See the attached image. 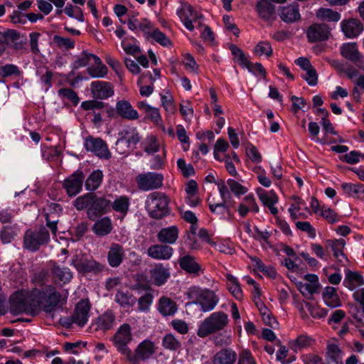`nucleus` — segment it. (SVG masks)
I'll return each mask as SVG.
<instances>
[{
	"mask_svg": "<svg viewBox=\"0 0 364 364\" xmlns=\"http://www.w3.org/2000/svg\"><path fill=\"white\" fill-rule=\"evenodd\" d=\"M111 209V201L105 197H98L94 193L92 206L87 210L89 219L95 220L96 218L108 213Z\"/></svg>",
	"mask_w": 364,
	"mask_h": 364,
	"instance_id": "nucleus-12",
	"label": "nucleus"
},
{
	"mask_svg": "<svg viewBox=\"0 0 364 364\" xmlns=\"http://www.w3.org/2000/svg\"><path fill=\"white\" fill-rule=\"evenodd\" d=\"M228 323L229 318L227 314L221 311L213 312L199 325L197 335L200 338H205L224 330Z\"/></svg>",
	"mask_w": 364,
	"mask_h": 364,
	"instance_id": "nucleus-3",
	"label": "nucleus"
},
{
	"mask_svg": "<svg viewBox=\"0 0 364 364\" xmlns=\"http://www.w3.org/2000/svg\"><path fill=\"white\" fill-rule=\"evenodd\" d=\"M158 309L165 316H173L177 311V305L171 299L163 296L159 299Z\"/></svg>",
	"mask_w": 364,
	"mask_h": 364,
	"instance_id": "nucleus-32",
	"label": "nucleus"
},
{
	"mask_svg": "<svg viewBox=\"0 0 364 364\" xmlns=\"http://www.w3.org/2000/svg\"><path fill=\"white\" fill-rule=\"evenodd\" d=\"M90 303L88 299H81L75 306L73 318L75 320V324L80 326H84L89 317V312L90 311Z\"/></svg>",
	"mask_w": 364,
	"mask_h": 364,
	"instance_id": "nucleus-17",
	"label": "nucleus"
},
{
	"mask_svg": "<svg viewBox=\"0 0 364 364\" xmlns=\"http://www.w3.org/2000/svg\"><path fill=\"white\" fill-rule=\"evenodd\" d=\"M170 199L164 193L153 192L146 200V207L149 215L155 219H160L169 213L168 204Z\"/></svg>",
	"mask_w": 364,
	"mask_h": 364,
	"instance_id": "nucleus-4",
	"label": "nucleus"
},
{
	"mask_svg": "<svg viewBox=\"0 0 364 364\" xmlns=\"http://www.w3.org/2000/svg\"><path fill=\"white\" fill-rule=\"evenodd\" d=\"M227 184L231 192L236 196L244 195L248 191V188L247 187L241 185L240 183L233 179H228L227 181Z\"/></svg>",
	"mask_w": 364,
	"mask_h": 364,
	"instance_id": "nucleus-54",
	"label": "nucleus"
},
{
	"mask_svg": "<svg viewBox=\"0 0 364 364\" xmlns=\"http://www.w3.org/2000/svg\"><path fill=\"white\" fill-rule=\"evenodd\" d=\"M163 181L162 174L154 172L141 173L136 178L138 188L144 191L159 188L163 185Z\"/></svg>",
	"mask_w": 364,
	"mask_h": 364,
	"instance_id": "nucleus-9",
	"label": "nucleus"
},
{
	"mask_svg": "<svg viewBox=\"0 0 364 364\" xmlns=\"http://www.w3.org/2000/svg\"><path fill=\"white\" fill-rule=\"evenodd\" d=\"M256 192L263 205L268 208L270 213L274 216H276L278 214V209L275 207V205L279 201V198L276 193L273 191L267 192L261 188H258Z\"/></svg>",
	"mask_w": 364,
	"mask_h": 364,
	"instance_id": "nucleus-15",
	"label": "nucleus"
},
{
	"mask_svg": "<svg viewBox=\"0 0 364 364\" xmlns=\"http://www.w3.org/2000/svg\"><path fill=\"white\" fill-rule=\"evenodd\" d=\"M91 58H93L94 62H95V64H100L101 63V60H100V58L99 57H97V55H95L94 54L88 53L86 51H83L81 53L80 57H79L77 58V60H76L75 61V63H74V68L77 69L79 68L86 66L89 63L90 60Z\"/></svg>",
	"mask_w": 364,
	"mask_h": 364,
	"instance_id": "nucleus-48",
	"label": "nucleus"
},
{
	"mask_svg": "<svg viewBox=\"0 0 364 364\" xmlns=\"http://www.w3.org/2000/svg\"><path fill=\"white\" fill-rule=\"evenodd\" d=\"M178 263L182 270L194 277H198L204 272L196 257L191 255H181Z\"/></svg>",
	"mask_w": 364,
	"mask_h": 364,
	"instance_id": "nucleus-11",
	"label": "nucleus"
},
{
	"mask_svg": "<svg viewBox=\"0 0 364 364\" xmlns=\"http://www.w3.org/2000/svg\"><path fill=\"white\" fill-rule=\"evenodd\" d=\"M60 96L70 100L74 105H77L80 101V99L77 93L70 88H62L58 90Z\"/></svg>",
	"mask_w": 364,
	"mask_h": 364,
	"instance_id": "nucleus-57",
	"label": "nucleus"
},
{
	"mask_svg": "<svg viewBox=\"0 0 364 364\" xmlns=\"http://www.w3.org/2000/svg\"><path fill=\"white\" fill-rule=\"evenodd\" d=\"M97 67H89L87 69V73L92 77H105L107 73V67L103 65L102 63L100 64H97Z\"/></svg>",
	"mask_w": 364,
	"mask_h": 364,
	"instance_id": "nucleus-55",
	"label": "nucleus"
},
{
	"mask_svg": "<svg viewBox=\"0 0 364 364\" xmlns=\"http://www.w3.org/2000/svg\"><path fill=\"white\" fill-rule=\"evenodd\" d=\"M20 75L21 71L18 68L12 64H8L4 66L0 67V75L6 77L11 75Z\"/></svg>",
	"mask_w": 364,
	"mask_h": 364,
	"instance_id": "nucleus-63",
	"label": "nucleus"
},
{
	"mask_svg": "<svg viewBox=\"0 0 364 364\" xmlns=\"http://www.w3.org/2000/svg\"><path fill=\"white\" fill-rule=\"evenodd\" d=\"M316 16L321 20L331 22H338L341 17L338 12L327 8H320L318 9Z\"/></svg>",
	"mask_w": 364,
	"mask_h": 364,
	"instance_id": "nucleus-43",
	"label": "nucleus"
},
{
	"mask_svg": "<svg viewBox=\"0 0 364 364\" xmlns=\"http://www.w3.org/2000/svg\"><path fill=\"white\" fill-rule=\"evenodd\" d=\"M52 272L55 279L63 284L70 282L73 278V273L68 267H61L59 264H55L53 267Z\"/></svg>",
	"mask_w": 364,
	"mask_h": 364,
	"instance_id": "nucleus-39",
	"label": "nucleus"
},
{
	"mask_svg": "<svg viewBox=\"0 0 364 364\" xmlns=\"http://www.w3.org/2000/svg\"><path fill=\"white\" fill-rule=\"evenodd\" d=\"M188 298L192 303L200 306L203 312H208L215 309L219 301V296L212 290L191 287L187 292Z\"/></svg>",
	"mask_w": 364,
	"mask_h": 364,
	"instance_id": "nucleus-2",
	"label": "nucleus"
},
{
	"mask_svg": "<svg viewBox=\"0 0 364 364\" xmlns=\"http://www.w3.org/2000/svg\"><path fill=\"white\" fill-rule=\"evenodd\" d=\"M132 340V328L128 323L120 326L112 339L117 350L125 356L130 355V348L127 345Z\"/></svg>",
	"mask_w": 364,
	"mask_h": 364,
	"instance_id": "nucleus-5",
	"label": "nucleus"
},
{
	"mask_svg": "<svg viewBox=\"0 0 364 364\" xmlns=\"http://www.w3.org/2000/svg\"><path fill=\"white\" fill-rule=\"evenodd\" d=\"M53 42L59 48L70 50L75 46V41L70 38L62 37L58 35L53 36Z\"/></svg>",
	"mask_w": 364,
	"mask_h": 364,
	"instance_id": "nucleus-53",
	"label": "nucleus"
},
{
	"mask_svg": "<svg viewBox=\"0 0 364 364\" xmlns=\"http://www.w3.org/2000/svg\"><path fill=\"white\" fill-rule=\"evenodd\" d=\"M341 188L348 196L364 198V185L361 183H343Z\"/></svg>",
	"mask_w": 364,
	"mask_h": 364,
	"instance_id": "nucleus-35",
	"label": "nucleus"
},
{
	"mask_svg": "<svg viewBox=\"0 0 364 364\" xmlns=\"http://www.w3.org/2000/svg\"><path fill=\"white\" fill-rule=\"evenodd\" d=\"M341 53L343 57L353 62L360 59V53L355 43H344L341 48Z\"/></svg>",
	"mask_w": 364,
	"mask_h": 364,
	"instance_id": "nucleus-37",
	"label": "nucleus"
},
{
	"mask_svg": "<svg viewBox=\"0 0 364 364\" xmlns=\"http://www.w3.org/2000/svg\"><path fill=\"white\" fill-rule=\"evenodd\" d=\"M157 237L161 243L173 244L178 237V229L175 225L162 228L159 232Z\"/></svg>",
	"mask_w": 364,
	"mask_h": 364,
	"instance_id": "nucleus-26",
	"label": "nucleus"
},
{
	"mask_svg": "<svg viewBox=\"0 0 364 364\" xmlns=\"http://www.w3.org/2000/svg\"><path fill=\"white\" fill-rule=\"evenodd\" d=\"M9 311L13 315H18L23 312V291H15L9 299Z\"/></svg>",
	"mask_w": 364,
	"mask_h": 364,
	"instance_id": "nucleus-33",
	"label": "nucleus"
},
{
	"mask_svg": "<svg viewBox=\"0 0 364 364\" xmlns=\"http://www.w3.org/2000/svg\"><path fill=\"white\" fill-rule=\"evenodd\" d=\"M327 244L329 247H331L334 257L341 255L343 259H346V255L343 253V248L346 245V242L343 239L328 240L327 241Z\"/></svg>",
	"mask_w": 364,
	"mask_h": 364,
	"instance_id": "nucleus-50",
	"label": "nucleus"
},
{
	"mask_svg": "<svg viewBox=\"0 0 364 364\" xmlns=\"http://www.w3.org/2000/svg\"><path fill=\"white\" fill-rule=\"evenodd\" d=\"M115 316L112 311L107 310L104 314L98 316L95 322L96 330L107 331L111 329L114 323Z\"/></svg>",
	"mask_w": 364,
	"mask_h": 364,
	"instance_id": "nucleus-23",
	"label": "nucleus"
},
{
	"mask_svg": "<svg viewBox=\"0 0 364 364\" xmlns=\"http://www.w3.org/2000/svg\"><path fill=\"white\" fill-rule=\"evenodd\" d=\"M341 350L338 345L328 344L326 348L327 357L333 362L338 363L341 360Z\"/></svg>",
	"mask_w": 364,
	"mask_h": 364,
	"instance_id": "nucleus-52",
	"label": "nucleus"
},
{
	"mask_svg": "<svg viewBox=\"0 0 364 364\" xmlns=\"http://www.w3.org/2000/svg\"><path fill=\"white\" fill-rule=\"evenodd\" d=\"M237 354L230 348H224L218 352L213 357V364H234Z\"/></svg>",
	"mask_w": 364,
	"mask_h": 364,
	"instance_id": "nucleus-25",
	"label": "nucleus"
},
{
	"mask_svg": "<svg viewBox=\"0 0 364 364\" xmlns=\"http://www.w3.org/2000/svg\"><path fill=\"white\" fill-rule=\"evenodd\" d=\"M162 346L170 350H177L181 348V343L171 333L166 335L162 340Z\"/></svg>",
	"mask_w": 364,
	"mask_h": 364,
	"instance_id": "nucleus-51",
	"label": "nucleus"
},
{
	"mask_svg": "<svg viewBox=\"0 0 364 364\" xmlns=\"http://www.w3.org/2000/svg\"><path fill=\"white\" fill-rule=\"evenodd\" d=\"M229 48L234 56V61L240 65L247 68L248 70H253L251 68L252 63L250 62L244 52L237 46L231 44Z\"/></svg>",
	"mask_w": 364,
	"mask_h": 364,
	"instance_id": "nucleus-38",
	"label": "nucleus"
},
{
	"mask_svg": "<svg viewBox=\"0 0 364 364\" xmlns=\"http://www.w3.org/2000/svg\"><path fill=\"white\" fill-rule=\"evenodd\" d=\"M226 278L229 291L235 299H241L242 298V291L237 279L230 274H228Z\"/></svg>",
	"mask_w": 364,
	"mask_h": 364,
	"instance_id": "nucleus-42",
	"label": "nucleus"
},
{
	"mask_svg": "<svg viewBox=\"0 0 364 364\" xmlns=\"http://www.w3.org/2000/svg\"><path fill=\"white\" fill-rule=\"evenodd\" d=\"M253 52L258 56L265 55L269 58L273 54L271 44L268 41H260L255 47Z\"/></svg>",
	"mask_w": 364,
	"mask_h": 364,
	"instance_id": "nucleus-49",
	"label": "nucleus"
},
{
	"mask_svg": "<svg viewBox=\"0 0 364 364\" xmlns=\"http://www.w3.org/2000/svg\"><path fill=\"white\" fill-rule=\"evenodd\" d=\"M314 342V339L310 336L307 335H300L294 341L289 343V347L294 352H296L311 346Z\"/></svg>",
	"mask_w": 364,
	"mask_h": 364,
	"instance_id": "nucleus-40",
	"label": "nucleus"
},
{
	"mask_svg": "<svg viewBox=\"0 0 364 364\" xmlns=\"http://www.w3.org/2000/svg\"><path fill=\"white\" fill-rule=\"evenodd\" d=\"M114 301L124 308H130L134 304L136 298L129 292L119 291L115 294Z\"/></svg>",
	"mask_w": 364,
	"mask_h": 364,
	"instance_id": "nucleus-44",
	"label": "nucleus"
},
{
	"mask_svg": "<svg viewBox=\"0 0 364 364\" xmlns=\"http://www.w3.org/2000/svg\"><path fill=\"white\" fill-rule=\"evenodd\" d=\"M296 227L298 230L306 232L308 235L314 238L316 237V230L308 221H298L296 223Z\"/></svg>",
	"mask_w": 364,
	"mask_h": 364,
	"instance_id": "nucleus-62",
	"label": "nucleus"
},
{
	"mask_svg": "<svg viewBox=\"0 0 364 364\" xmlns=\"http://www.w3.org/2000/svg\"><path fill=\"white\" fill-rule=\"evenodd\" d=\"M60 298V294L53 287L41 291L35 289L29 294H24V314L34 316L41 310L53 313L56 310Z\"/></svg>",
	"mask_w": 364,
	"mask_h": 364,
	"instance_id": "nucleus-1",
	"label": "nucleus"
},
{
	"mask_svg": "<svg viewBox=\"0 0 364 364\" xmlns=\"http://www.w3.org/2000/svg\"><path fill=\"white\" fill-rule=\"evenodd\" d=\"M364 284L363 277L357 272L350 269L346 271V277L343 280V285L350 290Z\"/></svg>",
	"mask_w": 364,
	"mask_h": 364,
	"instance_id": "nucleus-28",
	"label": "nucleus"
},
{
	"mask_svg": "<svg viewBox=\"0 0 364 364\" xmlns=\"http://www.w3.org/2000/svg\"><path fill=\"white\" fill-rule=\"evenodd\" d=\"M84 146L86 151L92 152L100 159H109L111 158V153L107 144L101 138L88 136L85 139Z\"/></svg>",
	"mask_w": 364,
	"mask_h": 364,
	"instance_id": "nucleus-8",
	"label": "nucleus"
},
{
	"mask_svg": "<svg viewBox=\"0 0 364 364\" xmlns=\"http://www.w3.org/2000/svg\"><path fill=\"white\" fill-rule=\"evenodd\" d=\"M50 240V235L46 228L42 227L38 231L27 230L24 235V247L35 252L41 245L47 243Z\"/></svg>",
	"mask_w": 364,
	"mask_h": 364,
	"instance_id": "nucleus-6",
	"label": "nucleus"
},
{
	"mask_svg": "<svg viewBox=\"0 0 364 364\" xmlns=\"http://www.w3.org/2000/svg\"><path fill=\"white\" fill-rule=\"evenodd\" d=\"M253 171L257 173V180L262 186L269 188L272 185V181L266 176L264 170L260 166L255 167Z\"/></svg>",
	"mask_w": 364,
	"mask_h": 364,
	"instance_id": "nucleus-58",
	"label": "nucleus"
},
{
	"mask_svg": "<svg viewBox=\"0 0 364 364\" xmlns=\"http://www.w3.org/2000/svg\"><path fill=\"white\" fill-rule=\"evenodd\" d=\"M156 352L155 344L150 340H144L141 342L133 354L130 350V355H126L132 364H140V361L149 359Z\"/></svg>",
	"mask_w": 364,
	"mask_h": 364,
	"instance_id": "nucleus-7",
	"label": "nucleus"
},
{
	"mask_svg": "<svg viewBox=\"0 0 364 364\" xmlns=\"http://www.w3.org/2000/svg\"><path fill=\"white\" fill-rule=\"evenodd\" d=\"M322 297L324 303L331 308H336L341 305L336 289L333 287H326L322 293Z\"/></svg>",
	"mask_w": 364,
	"mask_h": 364,
	"instance_id": "nucleus-30",
	"label": "nucleus"
},
{
	"mask_svg": "<svg viewBox=\"0 0 364 364\" xmlns=\"http://www.w3.org/2000/svg\"><path fill=\"white\" fill-rule=\"evenodd\" d=\"M150 36L153 39H154L157 43H160L164 46L171 45L170 40L159 28H154L152 31L151 33H150Z\"/></svg>",
	"mask_w": 364,
	"mask_h": 364,
	"instance_id": "nucleus-59",
	"label": "nucleus"
},
{
	"mask_svg": "<svg viewBox=\"0 0 364 364\" xmlns=\"http://www.w3.org/2000/svg\"><path fill=\"white\" fill-rule=\"evenodd\" d=\"M177 165L185 178L195 175L196 172L193 166L190 164H186V161H177Z\"/></svg>",
	"mask_w": 364,
	"mask_h": 364,
	"instance_id": "nucleus-61",
	"label": "nucleus"
},
{
	"mask_svg": "<svg viewBox=\"0 0 364 364\" xmlns=\"http://www.w3.org/2000/svg\"><path fill=\"white\" fill-rule=\"evenodd\" d=\"M151 275L154 284L157 286H161L169 278L170 273L162 264H159L151 270Z\"/></svg>",
	"mask_w": 364,
	"mask_h": 364,
	"instance_id": "nucleus-36",
	"label": "nucleus"
},
{
	"mask_svg": "<svg viewBox=\"0 0 364 364\" xmlns=\"http://www.w3.org/2000/svg\"><path fill=\"white\" fill-rule=\"evenodd\" d=\"M177 14L181 20L198 19L200 17L193 7L188 4H183L182 7L177 11Z\"/></svg>",
	"mask_w": 364,
	"mask_h": 364,
	"instance_id": "nucleus-46",
	"label": "nucleus"
},
{
	"mask_svg": "<svg viewBox=\"0 0 364 364\" xmlns=\"http://www.w3.org/2000/svg\"><path fill=\"white\" fill-rule=\"evenodd\" d=\"M124 255V250L121 245L112 243L107 253V261L109 266L118 267L122 264Z\"/></svg>",
	"mask_w": 364,
	"mask_h": 364,
	"instance_id": "nucleus-21",
	"label": "nucleus"
},
{
	"mask_svg": "<svg viewBox=\"0 0 364 364\" xmlns=\"http://www.w3.org/2000/svg\"><path fill=\"white\" fill-rule=\"evenodd\" d=\"M330 35V28L325 23H314L306 30V37L310 43L326 41Z\"/></svg>",
	"mask_w": 364,
	"mask_h": 364,
	"instance_id": "nucleus-13",
	"label": "nucleus"
},
{
	"mask_svg": "<svg viewBox=\"0 0 364 364\" xmlns=\"http://www.w3.org/2000/svg\"><path fill=\"white\" fill-rule=\"evenodd\" d=\"M129 205L130 198L127 196H120L111 202V208L123 217L127 214Z\"/></svg>",
	"mask_w": 364,
	"mask_h": 364,
	"instance_id": "nucleus-34",
	"label": "nucleus"
},
{
	"mask_svg": "<svg viewBox=\"0 0 364 364\" xmlns=\"http://www.w3.org/2000/svg\"><path fill=\"white\" fill-rule=\"evenodd\" d=\"M218 191L222 198V202L219 203H209V209L212 213H219L217 211L218 208H227L228 203L231 202L232 196L228 190V187L224 182L218 185Z\"/></svg>",
	"mask_w": 364,
	"mask_h": 364,
	"instance_id": "nucleus-22",
	"label": "nucleus"
},
{
	"mask_svg": "<svg viewBox=\"0 0 364 364\" xmlns=\"http://www.w3.org/2000/svg\"><path fill=\"white\" fill-rule=\"evenodd\" d=\"M256 9L259 16L266 21L271 19L275 14L274 6L267 0L259 1L256 6Z\"/></svg>",
	"mask_w": 364,
	"mask_h": 364,
	"instance_id": "nucleus-31",
	"label": "nucleus"
},
{
	"mask_svg": "<svg viewBox=\"0 0 364 364\" xmlns=\"http://www.w3.org/2000/svg\"><path fill=\"white\" fill-rule=\"evenodd\" d=\"M91 91L96 99L104 100L114 95L113 86L110 82L95 81L91 83Z\"/></svg>",
	"mask_w": 364,
	"mask_h": 364,
	"instance_id": "nucleus-18",
	"label": "nucleus"
},
{
	"mask_svg": "<svg viewBox=\"0 0 364 364\" xmlns=\"http://www.w3.org/2000/svg\"><path fill=\"white\" fill-rule=\"evenodd\" d=\"M173 253V249L166 245H154L147 250L148 255L154 259H169Z\"/></svg>",
	"mask_w": 364,
	"mask_h": 364,
	"instance_id": "nucleus-19",
	"label": "nucleus"
},
{
	"mask_svg": "<svg viewBox=\"0 0 364 364\" xmlns=\"http://www.w3.org/2000/svg\"><path fill=\"white\" fill-rule=\"evenodd\" d=\"M136 129L135 127H127L119 132L120 137L116 142V149L118 151L124 153V151H121L120 149L127 144V140L131 137L132 134H134Z\"/></svg>",
	"mask_w": 364,
	"mask_h": 364,
	"instance_id": "nucleus-47",
	"label": "nucleus"
},
{
	"mask_svg": "<svg viewBox=\"0 0 364 364\" xmlns=\"http://www.w3.org/2000/svg\"><path fill=\"white\" fill-rule=\"evenodd\" d=\"M84 178L82 172H75L64 180L63 187L68 196H75L81 191Z\"/></svg>",
	"mask_w": 364,
	"mask_h": 364,
	"instance_id": "nucleus-14",
	"label": "nucleus"
},
{
	"mask_svg": "<svg viewBox=\"0 0 364 364\" xmlns=\"http://www.w3.org/2000/svg\"><path fill=\"white\" fill-rule=\"evenodd\" d=\"M71 265L81 273H94L97 274L101 272L103 266L92 259H88L84 255H75L73 256Z\"/></svg>",
	"mask_w": 364,
	"mask_h": 364,
	"instance_id": "nucleus-10",
	"label": "nucleus"
},
{
	"mask_svg": "<svg viewBox=\"0 0 364 364\" xmlns=\"http://www.w3.org/2000/svg\"><path fill=\"white\" fill-rule=\"evenodd\" d=\"M301 200L298 198L297 201L292 203L288 209L291 220H296L301 218H304V214L299 213L301 210Z\"/></svg>",
	"mask_w": 364,
	"mask_h": 364,
	"instance_id": "nucleus-56",
	"label": "nucleus"
},
{
	"mask_svg": "<svg viewBox=\"0 0 364 364\" xmlns=\"http://www.w3.org/2000/svg\"><path fill=\"white\" fill-rule=\"evenodd\" d=\"M144 149L148 154H154L159 151V144L156 142L154 136H151L146 139L144 144Z\"/></svg>",
	"mask_w": 364,
	"mask_h": 364,
	"instance_id": "nucleus-64",
	"label": "nucleus"
},
{
	"mask_svg": "<svg viewBox=\"0 0 364 364\" xmlns=\"http://www.w3.org/2000/svg\"><path fill=\"white\" fill-rule=\"evenodd\" d=\"M153 301V296L150 293H146L141 296L138 300V309L141 311H147Z\"/></svg>",
	"mask_w": 364,
	"mask_h": 364,
	"instance_id": "nucleus-60",
	"label": "nucleus"
},
{
	"mask_svg": "<svg viewBox=\"0 0 364 364\" xmlns=\"http://www.w3.org/2000/svg\"><path fill=\"white\" fill-rule=\"evenodd\" d=\"M137 107L144 111L146 118L158 126L161 125L162 119L158 108L150 106L146 102H139L137 103Z\"/></svg>",
	"mask_w": 364,
	"mask_h": 364,
	"instance_id": "nucleus-24",
	"label": "nucleus"
},
{
	"mask_svg": "<svg viewBox=\"0 0 364 364\" xmlns=\"http://www.w3.org/2000/svg\"><path fill=\"white\" fill-rule=\"evenodd\" d=\"M115 109L117 114L123 119L136 120L139 118L138 112L127 100L117 101Z\"/></svg>",
	"mask_w": 364,
	"mask_h": 364,
	"instance_id": "nucleus-20",
	"label": "nucleus"
},
{
	"mask_svg": "<svg viewBox=\"0 0 364 364\" xmlns=\"http://www.w3.org/2000/svg\"><path fill=\"white\" fill-rule=\"evenodd\" d=\"M113 228L109 218L104 217L95 222L92 226L94 233L98 236H105L109 234Z\"/></svg>",
	"mask_w": 364,
	"mask_h": 364,
	"instance_id": "nucleus-29",
	"label": "nucleus"
},
{
	"mask_svg": "<svg viewBox=\"0 0 364 364\" xmlns=\"http://www.w3.org/2000/svg\"><path fill=\"white\" fill-rule=\"evenodd\" d=\"M94 193H88L77 197L73 202V205L77 210H87L92 206Z\"/></svg>",
	"mask_w": 364,
	"mask_h": 364,
	"instance_id": "nucleus-45",
	"label": "nucleus"
},
{
	"mask_svg": "<svg viewBox=\"0 0 364 364\" xmlns=\"http://www.w3.org/2000/svg\"><path fill=\"white\" fill-rule=\"evenodd\" d=\"M279 16L286 23H293L301 18L298 5H288L281 8Z\"/></svg>",
	"mask_w": 364,
	"mask_h": 364,
	"instance_id": "nucleus-27",
	"label": "nucleus"
},
{
	"mask_svg": "<svg viewBox=\"0 0 364 364\" xmlns=\"http://www.w3.org/2000/svg\"><path fill=\"white\" fill-rule=\"evenodd\" d=\"M102 172L100 170L94 171L86 179L85 186L87 191H93L97 189L102 183Z\"/></svg>",
	"mask_w": 364,
	"mask_h": 364,
	"instance_id": "nucleus-41",
	"label": "nucleus"
},
{
	"mask_svg": "<svg viewBox=\"0 0 364 364\" xmlns=\"http://www.w3.org/2000/svg\"><path fill=\"white\" fill-rule=\"evenodd\" d=\"M341 30L346 37L354 38L358 37L363 31V25L358 18L345 19L341 23Z\"/></svg>",
	"mask_w": 364,
	"mask_h": 364,
	"instance_id": "nucleus-16",
	"label": "nucleus"
}]
</instances>
